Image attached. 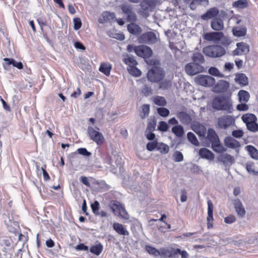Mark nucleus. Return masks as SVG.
<instances>
[{"label":"nucleus","mask_w":258,"mask_h":258,"mask_svg":"<svg viewBox=\"0 0 258 258\" xmlns=\"http://www.w3.org/2000/svg\"><path fill=\"white\" fill-rule=\"evenodd\" d=\"M192 59L193 60V62L198 63L201 65L205 61L203 55L200 53H194L192 57Z\"/></svg>","instance_id":"a19ab883"},{"label":"nucleus","mask_w":258,"mask_h":258,"mask_svg":"<svg viewBox=\"0 0 258 258\" xmlns=\"http://www.w3.org/2000/svg\"><path fill=\"white\" fill-rule=\"evenodd\" d=\"M103 247L100 243L92 245L90 248V251L91 253L99 255L102 251Z\"/></svg>","instance_id":"c9c22d12"},{"label":"nucleus","mask_w":258,"mask_h":258,"mask_svg":"<svg viewBox=\"0 0 258 258\" xmlns=\"http://www.w3.org/2000/svg\"><path fill=\"white\" fill-rule=\"evenodd\" d=\"M158 83L159 88L162 89H167L171 86V81L167 79H163L162 81Z\"/></svg>","instance_id":"09e8293b"},{"label":"nucleus","mask_w":258,"mask_h":258,"mask_svg":"<svg viewBox=\"0 0 258 258\" xmlns=\"http://www.w3.org/2000/svg\"><path fill=\"white\" fill-rule=\"evenodd\" d=\"M238 97L240 103H247L249 99L250 95L247 91L241 90L238 93Z\"/></svg>","instance_id":"c756f323"},{"label":"nucleus","mask_w":258,"mask_h":258,"mask_svg":"<svg viewBox=\"0 0 258 258\" xmlns=\"http://www.w3.org/2000/svg\"><path fill=\"white\" fill-rule=\"evenodd\" d=\"M157 0H143L141 3L140 14L145 17L149 16V12L155 7Z\"/></svg>","instance_id":"423d86ee"},{"label":"nucleus","mask_w":258,"mask_h":258,"mask_svg":"<svg viewBox=\"0 0 258 258\" xmlns=\"http://www.w3.org/2000/svg\"><path fill=\"white\" fill-rule=\"evenodd\" d=\"M122 13L126 16V20L130 22H136L137 16L133 10V7L128 4H123L120 6Z\"/></svg>","instance_id":"1a4fd4ad"},{"label":"nucleus","mask_w":258,"mask_h":258,"mask_svg":"<svg viewBox=\"0 0 258 258\" xmlns=\"http://www.w3.org/2000/svg\"><path fill=\"white\" fill-rule=\"evenodd\" d=\"M123 62L128 66L130 68L136 66L138 62L133 56H127L123 59Z\"/></svg>","instance_id":"ea45409f"},{"label":"nucleus","mask_w":258,"mask_h":258,"mask_svg":"<svg viewBox=\"0 0 258 258\" xmlns=\"http://www.w3.org/2000/svg\"><path fill=\"white\" fill-rule=\"evenodd\" d=\"M187 137L189 142L195 146H198L199 142L195 136L192 132H188L187 134Z\"/></svg>","instance_id":"49530a36"},{"label":"nucleus","mask_w":258,"mask_h":258,"mask_svg":"<svg viewBox=\"0 0 258 258\" xmlns=\"http://www.w3.org/2000/svg\"><path fill=\"white\" fill-rule=\"evenodd\" d=\"M206 138L211 143V147L215 152L222 153L227 150L221 144L218 136L213 129H208Z\"/></svg>","instance_id":"f03ea898"},{"label":"nucleus","mask_w":258,"mask_h":258,"mask_svg":"<svg viewBox=\"0 0 258 258\" xmlns=\"http://www.w3.org/2000/svg\"><path fill=\"white\" fill-rule=\"evenodd\" d=\"M236 221V218L233 215H230L224 218V222L227 224H232Z\"/></svg>","instance_id":"0e129e2a"},{"label":"nucleus","mask_w":258,"mask_h":258,"mask_svg":"<svg viewBox=\"0 0 258 258\" xmlns=\"http://www.w3.org/2000/svg\"><path fill=\"white\" fill-rule=\"evenodd\" d=\"M173 156L174 160L175 162H180L182 161L183 159L182 154L178 151H176L174 152Z\"/></svg>","instance_id":"bf43d9fd"},{"label":"nucleus","mask_w":258,"mask_h":258,"mask_svg":"<svg viewBox=\"0 0 258 258\" xmlns=\"http://www.w3.org/2000/svg\"><path fill=\"white\" fill-rule=\"evenodd\" d=\"M236 46V48L232 51L233 56L245 55L249 51V46L245 42L237 43Z\"/></svg>","instance_id":"4468645a"},{"label":"nucleus","mask_w":258,"mask_h":258,"mask_svg":"<svg viewBox=\"0 0 258 258\" xmlns=\"http://www.w3.org/2000/svg\"><path fill=\"white\" fill-rule=\"evenodd\" d=\"M174 247H162L160 249V255L164 258H178Z\"/></svg>","instance_id":"a211bd4d"},{"label":"nucleus","mask_w":258,"mask_h":258,"mask_svg":"<svg viewBox=\"0 0 258 258\" xmlns=\"http://www.w3.org/2000/svg\"><path fill=\"white\" fill-rule=\"evenodd\" d=\"M4 60L6 61V64L9 66L12 64L14 67L18 68L19 70H21L23 68V63L21 62H17L13 58H5Z\"/></svg>","instance_id":"f704fd0d"},{"label":"nucleus","mask_w":258,"mask_h":258,"mask_svg":"<svg viewBox=\"0 0 258 258\" xmlns=\"http://www.w3.org/2000/svg\"><path fill=\"white\" fill-rule=\"evenodd\" d=\"M203 52L207 56L216 58L224 55L226 50L224 48L220 45H211L205 47Z\"/></svg>","instance_id":"7ed1b4c3"},{"label":"nucleus","mask_w":258,"mask_h":258,"mask_svg":"<svg viewBox=\"0 0 258 258\" xmlns=\"http://www.w3.org/2000/svg\"><path fill=\"white\" fill-rule=\"evenodd\" d=\"M223 36V33L222 32H207L204 34L203 38L208 41L218 42Z\"/></svg>","instance_id":"dca6fc26"},{"label":"nucleus","mask_w":258,"mask_h":258,"mask_svg":"<svg viewBox=\"0 0 258 258\" xmlns=\"http://www.w3.org/2000/svg\"><path fill=\"white\" fill-rule=\"evenodd\" d=\"M230 86L228 81L221 80L215 85L213 87V91L217 93H223L226 92Z\"/></svg>","instance_id":"f3484780"},{"label":"nucleus","mask_w":258,"mask_h":258,"mask_svg":"<svg viewBox=\"0 0 258 258\" xmlns=\"http://www.w3.org/2000/svg\"><path fill=\"white\" fill-rule=\"evenodd\" d=\"M112 227L117 233L123 236H128L129 232L126 228L125 225L118 222H114L113 224Z\"/></svg>","instance_id":"5701e85b"},{"label":"nucleus","mask_w":258,"mask_h":258,"mask_svg":"<svg viewBox=\"0 0 258 258\" xmlns=\"http://www.w3.org/2000/svg\"><path fill=\"white\" fill-rule=\"evenodd\" d=\"M153 102L157 105L164 106L166 105L167 102L164 97L156 96L152 99Z\"/></svg>","instance_id":"4c0bfd02"},{"label":"nucleus","mask_w":258,"mask_h":258,"mask_svg":"<svg viewBox=\"0 0 258 258\" xmlns=\"http://www.w3.org/2000/svg\"><path fill=\"white\" fill-rule=\"evenodd\" d=\"M156 125V120L155 119H151L148 123L146 131L149 132H152L155 130Z\"/></svg>","instance_id":"3c124183"},{"label":"nucleus","mask_w":258,"mask_h":258,"mask_svg":"<svg viewBox=\"0 0 258 258\" xmlns=\"http://www.w3.org/2000/svg\"><path fill=\"white\" fill-rule=\"evenodd\" d=\"M109 207L113 212L118 213L120 216L125 219L129 218V215L126 212L124 206L119 202L116 200L112 201Z\"/></svg>","instance_id":"9d476101"},{"label":"nucleus","mask_w":258,"mask_h":258,"mask_svg":"<svg viewBox=\"0 0 258 258\" xmlns=\"http://www.w3.org/2000/svg\"><path fill=\"white\" fill-rule=\"evenodd\" d=\"M225 145L229 148L236 149L240 147V143L231 137H226L224 139Z\"/></svg>","instance_id":"b1692460"},{"label":"nucleus","mask_w":258,"mask_h":258,"mask_svg":"<svg viewBox=\"0 0 258 258\" xmlns=\"http://www.w3.org/2000/svg\"><path fill=\"white\" fill-rule=\"evenodd\" d=\"M150 112V105L147 104H143L141 107L140 117L142 119H145L149 115Z\"/></svg>","instance_id":"58836bf2"},{"label":"nucleus","mask_w":258,"mask_h":258,"mask_svg":"<svg viewBox=\"0 0 258 258\" xmlns=\"http://www.w3.org/2000/svg\"><path fill=\"white\" fill-rule=\"evenodd\" d=\"M169 126L167 123L163 121L159 122L158 129L161 132H166L168 130Z\"/></svg>","instance_id":"4d7b16f0"},{"label":"nucleus","mask_w":258,"mask_h":258,"mask_svg":"<svg viewBox=\"0 0 258 258\" xmlns=\"http://www.w3.org/2000/svg\"><path fill=\"white\" fill-rule=\"evenodd\" d=\"M142 92L145 96H148L152 94L153 91L151 87L146 85L142 89Z\"/></svg>","instance_id":"5fc2aeb1"},{"label":"nucleus","mask_w":258,"mask_h":258,"mask_svg":"<svg viewBox=\"0 0 258 258\" xmlns=\"http://www.w3.org/2000/svg\"><path fill=\"white\" fill-rule=\"evenodd\" d=\"M134 51L136 54L144 58H148L152 55V50L150 47L145 45L136 46Z\"/></svg>","instance_id":"ddd939ff"},{"label":"nucleus","mask_w":258,"mask_h":258,"mask_svg":"<svg viewBox=\"0 0 258 258\" xmlns=\"http://www.w3.org/2000/svg\"><path fill=\"white\" fill-rule=\"evenodd\" d=\"M103 21L104 22L111 21L115 19L116 15L114 13L104 12L102 14Z\"/></svg>","instance_id":"79ce46f5"},{"label":"nucleus","mask_w":258,"mask_h":258,"mask_svg":"<svg viewBox=\"0 0 258 258\" xmlns=\"http://www.w3.org/2000/svg\"><path fill=\"white\" fill-rule=\"evenodd\" d=\"M214 206L211 200L208 201V216L207 217L208 228L213 227V222L214 220L213 212Z\"/></svg>","instance_id":"6ab92c4d"},{"label":"nucleus","mask_w":258,"mask_h":258,"mask_svg":"<svg viewBox=\"0 0 258 258\" xmlns=\"http://www.w3.org/2000/svg\"><path fill=\"white\" fill-rule=\"evenodd\" d=\"M157 112L158 114L162 117H166L168 116L170 113L169 110L164 107H159L157 108Z\"/></svg>","instance_id":"603ef678"},{"label":"nucleus","mask_w":258,"mask_h":258,"mask_svg":"<svg viewBox=\"0 0 258 258\" xmlns=\"http://www.w3.org/2000/svg\"><path fill=\"white\" fill-rule=\"evenodd\" d=\"M91 207L93 213L96 215H99V209L100 205L98 201H95L91 205Z\"/></svg>","instance_id":"864d4df0"},{"label":"nucleus","mask_w":258,"mask_h":258,"mask_svg":"<svg viewBox=\"0 0 258 258\" xmlns=\"http://www.w3.org/2000/svg\"><path fill=\"white\" fill-rule=\"evenodd\" d=\"M147 76L150 81L157 83L164 78L165 73L163 69L158 67H153L149 70Z\"/></svg>","instance_id":"39448f33"},{"label":"nucleus","mask_w":258,"mask_h":258,"mask_svg":"<svg viewBox=\"0 0 258 258\" xmlns=\"http://www.w3.org/2000/svg\"><path fill=\"white\" fill-rule=\"evenodd\" d=\"M145 249L151 255H153L155 256L160 255V250H158L154 247L150 245H146Z\"/></svg>","instance_id":"a18cd8bd"},{"label":"nucleus","mask_w":258,"mask_h":258,"mask_svg":"<svg viewBox=\"0 0 258 258\" xmlns=\"http://www.w3.org/2000/svg\"><path fill=\"white\" fill-rule=\"evenodd\" d=\"M246 151L251 158L254 160H258V150L252 145H247L245 147Z\"/></svg>","instance_id":"473e14b6"},{"label":"nucleus","mask_w":258,"mask_h":258,"mask_svg":"<svg viewBox=\"0 0 258 258\" xmlns=\"http://www.w3.org/2000/svg\"><path fill=\"white\" fill-rule=\"evenodd\" d=\"M204 70L205 69L202 65L193 62L186 64L185 67V72L190 76H194L198 73L203 72Z\"/></svg>","instance_id":"9b49d317"},{"label":"nucleus","mask_w":258,"mask_h":258,"mask_svg":"<svg viewBox=\"0 0 258 258\" xmlns=\"http://www.w3.org/2000/svg\"><path fill=\"white\" fill-rule=\"evenodd\" d=\"M75 249L77 250L88 251L89 249V247L85 245L84 243H80L75 247Z\"/></svg>","instance_id":"338daca9"},{"label":"nucleus","mask_w":258,"mask_h":258,"mask_svg":"<svg viewBox=\"0 0 258 258\" xmlns=\"http://www.w3.org/2000/svg\"><path fill=\"white\" fill-rule=\"evenodd\" d=\"M209 73L213 76H215L216 77H223V75L220 73L219 70L216 67H211L208 70Z\"/></svg>","instance_id":"8fccbe9b"},{"label":"nucleus","mask_w":258,"mask_h":258,"mask_svg":"<svg viewBox=\"0 0 258 258\" xmlns=\"http://www.w3.org/2000/svg\"><path fill=\"white\" fill-rule=\"evenodd\" d=\"M233 34L236 37H243L246 34L247 29L245 27H234L232 29Z\"/></svg>","instance_id":"7c9ffc66"},{"label":"nucleus","mask_w":258,"mask_h":258,"mask_svg":"<svg viewBox=\"0 0 258 258\" xmlns=\"http://www.w3.org/2000/svg\"><path fill=\"white\" fill-rule=\"evenodd\" d=\"M195 83L199 85L210 87L213 86L215 83V79L208 75H199L195 78Z\"/></svg>","instance_id":"0eeeda50"},{"label":"nucleus","mask_w":258,"mask_h":258,"mask_svg":"<svg viewBox=\"0 0 258 258\" xmlns=\"http://www.w3.org/2000/svg\"><path fill=\"white\" fill-rule=\"evenodd\" d=\"M241 119L249 131L253 133L258 132L257 119L254 114L250 113L244 114L242 116Z\"/></svg>","instance_id":"20e7f679"},{"label":"nucleus","mask_w":258,"mask_h":258,"mask_svg":"<svg viewBox=\"0 0 258 258\" xmlns=\"http://www.w3.org/2000/svg\"><path fill=\"white\" fill-rule=\"evenodd\" d=\"M138 40L140 43L152 44L157 42V38L154 32L149 31L145 32L140 35L138 38Z\"/></svg>","instance_id":"f8f14e48"},{"label":"nucleus","mask_w":258,"mask_h":258,"mask_svg":"<svg viewBox=\"0 0 258 258\" xmlns=\"http://www.w3.org/2000/svg\"><path fill=\"white\" fill-rule=\"evenodd\" d=\"M112 69L111 64L108 62H102L100 64L99 70L105 75L108 76Z\"/></svg>","instance_id":"c85d7f7f"},{"label":"nucleus","mask_w":258,"mask_h":258,"mask_svg":"<svg viewBox=\"0 0 258 258\" xmlns=\"http://www.w3.org/2000/svg\"><path fill=\"white\" fill-rule=\"evenodd\" d=\"M246 169L247 171L254 175L258 176V170H255L254 169V163L252 162H248L246 164Z\"/></svg>","instance_id":"c03bdc74"},{"label":"nucleus","mask_w":258,"mask_h":258,"mask_svg":"<svg viewBox=\"0 0 258 258\" xmlns=\"http://www.w3.org/2000/svg\"><path fill=\"white\" fill-rule=\"evenodd\" d=\"M212 106L216 110H224L229 113L232 110L231 101L223 95L215 97L212 102Z\"/></svg>","instance_id":"f257e3e1"},{"label":"nucleus","mask_w":258,"mask_h":258,"mask_svg":"<svg viewBox=\"0 0 258 258\" xmlns=\"http://www.w3.org/2000/svg\"><path fill=\"white\" fill-rule=\"evenodd\" d=\"M158 145V142L157 140H154L153 142H149L146 145L147 149L150 151L154 150L156 148H157Z\"/></svg>","instance_id":"6e6d98bb"},{"label":"nucleus","mask_w":258,"mask_h":258,"mask_svg":"<svg viewBox=\"0 0 258 258\" xmlns=\"http://www.w3.org/2000/svg\"><path fill=\"white\" fill-rule=\"evenodd\" d=\"M236 108L239 111H246L248 109L249 107L246 103H241L237 105Z\"/></svg>","instance_id":"69168bd1"},{"label":"nucleus","mask_w":258,"mask_h":258,"mask_svg":"<svg viewBox=\"0 0 258 258\" xmlns=\"http://www.w3.org/2000/svg\"><path fill=\"white\" fill-rule=\"evenodd\" d=\"M74 22V29L76 30H78L80 29L82 26V23L80 18H75L73 19Z\"/></svg>","instance_id":"13d9d810"},{"label":"nucleus","mask_w":258,"mask_h":258,"mask_svg":"<svg viewBox=\"0 0 258 258\" xmlns=\"http://www.w3.org/2000/svg\"><path fill=\"white\" fill-rule=\"evenodd\" d=\"M87 132L90 139L97 145L101 146L104 143L105 139L102 134L95 130L92 126H88Z\"/></svg>","instance_id":"6e6552de"},{"label":"nucleus","mask_w":258,"mask_h":258,"mask_svg":"<svg viewBox=\"0 0 258 258\" xmlns=\"http://www.w3.org/2000/svg\"><path fill=\"white\" fill-rule=\"evenodd\" d=\"M199 155L203 158L208 160H213L214 158V154L207 148H202L199 151Z\"/></svg>","instance_id":"cd10ccee"},{"label":"nucleus","mask_w":258,"mask_h":258,"mask_svg":"<svg viewBox=\"0 0 258 258\" xmlns=\"http://www.w3.org/2000/svg\"><path fill=\"white\" fill-rule=\"evenodd\" d=\"M220 41H221V44L224 46H228L231 43V40L229 38L225 36L224 34Z\"/></svg>","instance_id":"680f3d73"},{"label":"nucleus","mask_w":258,"mask_h":258,"mask_svg":"<svg viewBox=\"0 0 258 258\" xmlns=\"http://www.w3.org/2000/svg\"><path fill=\"white\" fill-rule=\"evenodd\" d=\"M218 159L220 162H221L224 164L233 163L234 162L233 157L228 154L220 155Z\"/></svg>","instance_id":"2f4dec72"},{"label":"nucleus","mask_w":258,"mask_h":258,"mask_svg":"<svg viewBox=\"0 0 258 258\" xmlns=\"http://www.w3.org/2000/svg\"><path fill=\"white\" fill-rule=\"evenodd\" d=\"M232 6L234 8L242 9L248 8L249 5L247 0H237L233 3Z\"/></svg>","instance_id":"72a5a7b5"},{"label":"nucleus","mask_w":258,"mask_h":258,"mask_svg":"<svg viewBox=\"0 0 258 258\" xmlns=\"http://www.w3.org/2000/svg\"><path fill=\"white\" fill-rule=\"evenodd\" d=\"M175 250L176 255H178V254H180L181 258H188L189 254L186 250H181L179 248H176Z\"/></svg>","instance_id":"e2e57ef3"},{"label":"nucleus","mask_w":258,"mask_h":258,"mask_svg":"<svg viewBox=\"0 0 258 258\" xmlns=\"http://www.w3.org/2000/svg\"><path fill=\"white\" fill-rule=\"evenodd\" d=\"M219 13L218 9L216 7L210 8L207 12L201 16L202 19L207 20L212 18H216Z\"/></svg>","instance_id":"4be33fe9"},{"label":"nucleus","mask_w":258,"mask_h":258,"mask_svg":"<svg viewBox=\"0 0 258 258\" xmlns=\"http://www.w3.org/2000/svg\"><path fill=\"white\" fill-rule=\"evenodd\" d=\"M128 71L131 75L135 77H139L141 76L142 74L141 71L136 68V66L130 68Z\"/></svg>","instance_id":"de8ad7c7"},{"label":"nucleus","mask_w":258,"mask_h":258,"mask_svg":"<svg viewBox=\"0 0 258 258\" xmlns=\"http://www.w3.org/2000/svg\"><path fill=\"white\" fill-rule=\"evenodd\" d=\"M157 149L163 154H166L169 151V146L163 143H158Z\"/></svg>","instance_id":"37998d69"},{"label":"nucleus","mask_w":258,"mask_h":258,"mask_svg":"<svg viewBox=\"0 0 258 258\" xmlns=\"http://www.w3.org/2000/svg\"><path fill=\"white\" fill-rule=\"evenodd\" d=\"M127 29L130 33L136 35L140 34L142 31V28L135 22L128 24Z\"/></svg>","instance_id":"bb28decb"},{"label":"nucleus","mask_w":258,"mask_h":258,"mask_svg":"<svg viewBox=\"0 0 258 258\" xmlns=\"http://www.w3.org/2000/svg\"><path fill=\"white\" fill-rule=\"evenodd\" d=\"M235 81L241 86H245L248 84V78L243 73H236Z\"/></svg>","instance_id":"a878e982"},{"label":"nucleus","mask_w":258,"mask_h":258,"mask_svg":"<svg viewBox=\"0 0 258 258\" xmlns=\"http://www.w3.org/2000/svg\"><path fill=\"white\" fill-rule=\"evenodd\" d=\"M235 120L230 115H225L218 118V125L221 128L226 129L234 123Z\"/></svg>","instance_id":"2eb2a0df"},{"label":"nucleus","mask_w":258,"mask_h":258,"mask_svg":"<svg viewBox=\"0 0 258 258\" xmlns=\"http://www.w3.org/2000/svg\"><path fill=\"white\" fill-rule=\"evenodd\" d=\"M177 118L183 124L188 125L191 121V117L185 111H177L176 113Z\"/></svg>","instance_id":"412c9836"},{"label":"nucleus","mask_w":258,"mask_h":258,"mask_svg":"<svg viewBox=\"0 0 258 258\" xmlns=\"http://www.w3.org/2000/svg\"><path fill=\"white\" fill-rule=\"evenodd\" d=\"M231 135L235 138H240L243 136L244 133L241 130H236L233 131Z\"/></svg>","instance_id":"052dcab7"},{"label":"nucleus","mask_w":258,"mask_h":258,"mask_svg":"<svg viewBox=\"0 0 258 258\" xmlns=\"http://www.w3.org/2000/svg\"><path fill=\"white\" fill-rule=\"evenodd\" d=\"M211 28L215 31H221L224 28L223 20L220 18H214L211 23Z\"/></svg>","instance_id":"393cba45"},{"label":"nucleus","mask_w":258,"mask_h":258,"mask_svg":"<svg viewBox=\"0 0 258 258\" xmlns=\"http://www.w3.org/2000/svg\"><path fill=\"white\" fill-rule=\"evenodd\" d=\"M171 131L178 137H181L184 134V129L183 126L181 125H177L172 127Z\"/></svg>","instance_id":"e433bc0d"},{"label":"nucleus","mask_w":258,"mask_h":258,"mask_svg":"<svg viewBox=\"0 0 258 258\" xmlns=\"http://www.w3.org/2000/svg\"><path fill=\"white\" fill-rule=\"evenodd\" d=\"M235 211L238 217L243 218L245 216L246 211L241 202L239 199H236L233 202Z\"/></svg>","instance_id":"aec40b11"},{"label":"nucleus","mask_w":258,"mask_h":258,"mask_svg":"<svg viewBox=\"0 0 258 258\" xmlns=\"http://www.w3.org/2000/svg\"><path fill=\"white\" fill-rule=\"evenodd\" d=\"M77 151H78V153H79L80 154L83 155L84 156H88L90 155V154H91V153L90 152H89L86 148H79L77 150Z\"/></svg>","instance_id":"774afa93"}]
</instances>
